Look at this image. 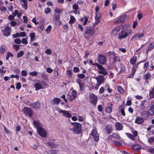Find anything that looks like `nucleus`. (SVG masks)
Returning a JSON list of instances; mask_svg holds the SVG:
<instances>
[{
  "label": "nucleus",
  "instance_id": "nucleus-1",
  "mask_svg": "<svg viewBox=\"0 0 154 154\" xmlns=\"http://www.w3.org/2000/svg\"><path fill=\"white\" fill-rule=\"evenodd\" d=\"M122 29L119 34L118 38L120 40L125 39L130 34L133 33L132 30L129 25L124 24L122 26Z\"/></svg>",
  "mask_w": 154,
  "mask_h": 154
},
{
  "label": "nucleus",
  "instance_id": "nucleus-2",
  "mask_svg": "<svg viewBox=\"0 0 154 154\" xmlns=\"http://www.w3.org/2000/svg\"><path fill=\"white\" fill-rule=\"evenodd\" d=\"M72 124L73 125V127L71 129V131H73L75 133H80L82 130L81 125L77 122L72 123Z\"/></svg>",
  "mask_w": 154,
  "mask_h": 154
},
{
  "label": "nucleus",
  "instance_id": "nucleus-3",
  "mask_svg": "<svg viewBox=\"0 0 154 154\" xmlns=\"http://www.w3.org/2000/svg\"><path fill=\"white\" fill-rule=\"evenodd\" d=\"M94 32L95 30L94 28L89 26L87 27L84 35L86 38H89L94 34Z\"/></svg>",
  "mask_w": 154,
  "mask_h": 154
},
{
  "label": "nucleus",
  "instance_id": "nucleus-4",
  "mask_svg": "<svg viewBox=\"0 0 154 154\" xmlns=\"http://www.w3.org/2000/svg\"><path fill=\"white\" fill-rule=\"evenodd\" d=\"M95 79L97 80V85L95 87V88L97 89L99 86L102 83L104 82V78L103 75H99L98 76L96 77Z\"/></svg>",
  "mask_w": 154,
  "mask_h": 154
},
{
  "label": "nucleus",
  "instance_id": "nucleus-5",
  "mask_svg": "<svg viewBox=\"0 0 154 154\" xmlns=\"http://www.w3.org/2000/svg\"><path fill=\"white\" fill-rule=\"evenodd\" d=\"M37 132L38 134L42 137L46 138L47 136L48 133L43 127L38 129Z\"/></svg>",
  "mask_w": 154,
  "mask_h": 154
},
{
  "label": "nucleus",
  "instance_id": "nucleus-6",
  "mask_svg": "<svg viewBox=\"0 0 154 154\" xmlns=\"http://www.w3.org/2000/svg\"><path fill=\"white\" fill-rule=\"evenodd\" d=\"M57 110L59 113H62L63 116L66 117L70 118L72 116L71 114L67 111L62 110L60 109H57Z\"/></svg>",
  "mask_w": 154,
  "mask_h": 154
},
{
  "label": "nucleus",
  "instance_id": "nucleus-7",
  "mask_svg": "<svg viewBox=\"0 0 154 154\" xmlns=\"http://www.w3.org/2000/svg\"><path fill=\"white\" fill-rule=\"evenodd\" d=\"M11 31V28L7 26L4 28V29L2 30V32L4 36H8L10 35Z\"/></svg>",
  "mask_w": 154,
  "mask_h": 154
},
{
  "label": "nucleus",
  "instance_id": "nucleus-8",
  "mask_svg": "<svg viewBox=\"0 0 154 154\" xmlns=\"http://www.w3.org/2000/svg\"><path fill=\"white\" fill-rule=\"evenodd\" d=\"M90 100L91 102L93 104L95 105L97 102V97L93 94H91L90 96Z\"/></svg>",
  "mask_w": 154,
  "mask_h": 154
},
{
  "label": "nucleus",
  "instance_id": "nucleus-9",
  "mask_svg": "<svg viewBox=\"0 0 154 154\" xmlns=\"http://www.w3.org/2000/svg\"><path fill=\"white\" fill-rule=\"evenodd\" d=\"M121 27L120 26H117L114 27L112 30L111 32L112 35H117L119 31H120Z\"/></svg>",
  "mask_w": 154,
  "mask_h": 154
},
{
  "label": "nucleus",
  "instance_id": "nucleus-10",
  "mask_svg": "<svg viewBox=\"0 0 154 154\" xmlns=\"http://www.w3.org/2000/svg\"><path fill=\"white\" fill-rule=\"evenodd\" d=\"M23 111L24 113L26 116L31 117L33 113L31 109L26 107L24 109Z\"/></svg>",
  "mask_w": 154,
  "mask_h": 154
},
{
  "label": "nucleus",
  "instance_id": "nucleus-11",
  "mask_svg": "<svg viewBox=\"0 0 154 154\" xmlns=\"http://www.w3.org/2000/svg\"><path fill=\"white\" fill-rule=\"evenodd\" d=\"M98 60L99 63L102 64H104L106 62L105 57L103 55H98Z\"/></svg>",
  "mask_w": 154,
  "mask_h": 154
},
{
  "label": "nucleus",
  "instance_id": "nucleus-12",
  "mask_svg": "<svg viewBox=\"0 0 154 154\" xmlns=\"http://www.w3.org/2000/svg\"><path fill=\"white\" fill-rule=\"evenodd\" d=\"M91 135L94 137V140L97 142L99 139V136L97 133V130L95 129H93L91 132Z\"/></svg>",
  "mask_w": 154,
  "mask_h": 154
},
{
  "label": "nucleus",
  "instance_id": "nucleus-13",
  "mask_svg": "<svg viewBox=\"0 0 154 154\" xmlns=\"http://www.w3.org/2000/svg\"><path fill=\"white\" fill-rule=\"evenodd\" d=\"M33 124L35 128L36 129L37 131L43 127L42 125L38 121H34Z\"/></svg>",
  "mask_w": 154,
  "mask_h": 154
},
{
  "label": "nucleus",
  "instance_id": "nucleus-14",
  "mask_svg": "<svg viewBox=\"0 0 154 154\" xmlns=\"http://www.w3.org/2000/svg\"><path fill=\"white\" fill-rule=\"evenodd\" d=\"M144 35V34L143 33H137L134 35L132 38V39L134 40H139L141 39Z\"/></svg>",
  "mask_w": 154,
  "mask_h": 154
},
{
  "label": "nucleus",
  "instance_id": "nucleus-15",
  "mask_svg": "<svg viewBox=\"0 0 154 154\" xmlns=\"http://www.w3.org/2000/svg\"><path fill=\"white\" fill-rule=\"evenodd\" d=\"M99 70L98 72L99 74H102L104 75H107V72L105 69L101 65L98 68Z\"/></svg>",
  "mask_w": 154,
  "mask_h": 154
},
{
  "label": "nucleus",
  "instance_id": "nucleus-16",
  "mask_svg": "<svg viewBox=\"0 0 154 154\" xmlns=\"http://www.w3.org/2000/svg\"><path fill=\"white\" fill-rule=\"evenodd\" d=\"M43 82L40 81H36L34 85V87L36 90H38L42 88V85Z\"/></svg>",
  "mask_w": 154,
  "mask_h": 154
},
{
  "label": "nucleus",
  "instance_id": "nucleus-17",
  "mask_svg": "<svg viewBox=\"0 0 154 154\" xmlns=\"http://www.w3.org/2000/svg\"><path fill=\"white\" fill-rule=\"evenodd\" d=\"M100 18L101 17L100 14H99L98 13L96 14V16L95 17V21L94 23L95 24H97L100 22Z\"/></svg>",
  "mask_w": 154,
  "mask_h": 154
},
{
  "label": "nucleus",
  "instance_id": "nucleus-18",
  "mask_svg": "<svg viewBox=\"0 0 154 154\" xmlns=\"http://www.w3.org/2000/svg\"><path fill=\"white\" fill-rule=\"evenodd\" d=\"M77 96V92L75 90H73L71 93V95L69 96V99L70 100H73Z\"/></svg>",
  "mask_w": 154,
  "mask_h": 154
},
{
  "label": "nucleus",
  "instance_id": "nucleus-19",
  "mask_svg": "<svg viewBox=\"0 0 154 154\" xmlns=\"http://www.w3.org/2000/svg\"><path fill=\"white\" fill-rule=\"evenodd\" d=\"M115 126L116 128L118 130L121 131L122 130L123 128L122 125L119 122H116L115 123Z\"/></svg>",
  "mask_w": 154,
  "mask_h": 154
},
{
  "label": "nucleus",
  "instance_id": "nucleus-20",
  "mask_svg": "<svg viewBox=\"0 0 154 154\" xmlns=\"http://www.w3.org/2000/svg\"><path fill=\"white\" fill-rule=\"evenodd\" d=\"M144 122L143 119L141 117H138L136 118L135 122L137 124H141Z\"/></svg>",
  "mask_w": 154,
  "mask_h": 154
},
{
  "label": "nucleus",
  "instance_id": "nucleus-21",
  "mask_svg": "<svg viewBox=\"0 0 154 154\" xmlns=\"http://www.w3.org/2000/svg\"><path fill=\"white\" fill-rule=\"evenodd\" d=\"M7 50V48L6 45H2L0 48V53L3 54Z\"/></svg>",
  "mask_w": 154,
  "mask_h": 154
},
{
  "label": "nucleus",
  "instance_id": "nucleus-22",
  "mask_svg": "<svg viewBox=\"0 0 154 154\" xmlns=\"http://www.w3.org/2000/svg\"><path fill=\"white\" fill-rule=\"evenodd\" d=\"M40 104L38 102L34 103L31 105V107L34 108L35 109H38L40 107Z\"/></svg>",
  "mask_w": 154,
  "mask_h": 154
},
{
  "label": "nucleus",
  "instance_id": "nucleus-23",
  "mask_svg": "<svg viewBox=\"0 0 154 154\" xmlns=\"http://www.w3.org/2000/svg\"><path fill=\"white\" fill-rule=\"evenodd\" d=\"M133 149L135 151H137L141 149L140 146L138 144H134L133 146Z\"/></svg>",
  "mask_w": 154,
  "mask_h": 154
},
{
  "label": "nucleus",
  "instance_id": "nucleus-24",
  "mask_svg": "<svg viewBox=\"0 0 154 154\" xmlns=\"http://www.w3.org/2000/svg\"><path fill=\"white\" fill-rule=\"evenodd\" d=\"M21 1L23 2L22 4V7L24 8L26 10L28 8V1L27 0H21Z\"/></svg>",
  "mask_w": 154,
  "mask_h": 154
},
{
  "label": "nucleus",
  "instance_id": "nucleus-25",
  "mask_svg": "<svg viewBox=\"0 0 154 154\" xmlns=\"http://www.w3.org/2000/svg\"><path fill=\"white\" fill-rule=\"evenodd\" d=\"M140 63H139L133 66L131 71V73L133 75L135 73L137 69L138 68V65Z\"/></svg>",
  "mask_w": 154,
  "mask_h": 154
},
{
  "label": "nucleus",
  "instance_id": "nucleus-26",
  "mask_svg": "<svg viewBox=\"0 0 154 154\" xmlns=\"http://www.w3.org/2000/svg\"><path fill=\"white\" fill-rule=\"evenodd\" d=\"M112 111V105L110 104V106L106 107L105 109V111L106 112L109 113H111Z\"/></svg>",
  "mask_w": 154,
  "mask_h": 154
},
{
  "label": "nucleus",
  "instance_id": "nucleus-27",
  "mask_svg": "<svg viewBox=\"0 0 154 154\" xmlns=\"http://www.w3.org/2000/svg\"><path fill=\"white\" fill-rule=\"evenodd\" d=\"M29 36L30 38L31 42H32L35 40V34L34 32L31 33L29 34Z\"/></svg>",
  "mask_w": 154,
  "mask_h": 154
},
{
  "label": "nucleus",
  "instance_id": "nucleus-28",
  "mask_svg": "<svg viewBox=\"0 0 154 154\" xmlns=\"http://www.w3.org/2000/svg\"><path fill=\"white\" fill-rule=\"evenodd\" d=\"M106 131L108 134L110 133L112 131V125H108L106 127Z\"/></svg>",
  "mask_w": 154,
  "mask_h": 154
},
{
  "label": "nucleus",
  "instance_id": "nucleus-29",
  "mask_svg": "<svg viewBox=\"0 0 154 154\" xmlns=\"http://www.w3.org/2000/svg\"><path fill=\"white\" fill-rule=\"evenodd\" d=\"M119 68L120 69L119 72H121L124 71L125 70V68L124 65L123 64L121 63L119 66Z\"/></svg>",
  "mask_w": 154,
  "mask_h": 154
},
{
  "label": "nucleus",
  "instance_id": "nucleus-30",
  "mask_svg": "<svg viewBox=\"0 0 154 154\" xmlns=\"http://www.w3.org/2000/svg\"><path fill=\"white\" fill-rule=\"evenodd\" d=\"M137 60V58L136 57H133L130 60V62L131 64H134L136 63Z\"/></svg>",
  "mask_w": 154,
  "mask_h": 154
},
{
  "label": "nucleus",
  "instance_id": "nucleus-31",
  "mask_svg": "<svg viewBox=\"0 0 154 154\" xmlns=\"http://www.w3.org/2000/svg\"><path fill=\"white\" fill-rule=\"evenodd\" d=\"M111 136H112L113 138H116L118 139H120L121 140H120V141L122 140V139L120 137L119 135L117 133H113Z\"/></svg>",
  "mask_w": 154,
  "mask_h": 154
},
{
  "label": "nucleus",
  "instance_id": "nucleus-32",
  "mask_svg": "<svg viewBox=\"0 0 154 154\" xmlns=\"http://www.w3.org/2000/svg\"><path fill=\"white\" fill-rule=\"evenodd\" d=\"M154 47V42H152L149 46L147 48L148 51H150L152 50Z\"/></svg>",
  "mask_w": 154,
  "mask_h": 154
},
{
  "label": "nucleus",
  "instance_id": "nucleus-33",
  "mask_svg": "<svg viewBox=\"0 0 154 154\" xmlns=\"http://www.w3.org/2000/svg\"><path fill=\"white\" fill-rule=\"evenodd\" d=\"M148 113L151 116L154 115V108L153 107H152L149 110Z\"/></svg>",
  "mask_w": 154,
  "mask_h": 154
},
{
  "label": "nucleus",
  "instance_id": "nucleus-34",
  "mask_svg": "<svg viewBox=\"0 0 154 154\" xmlns=\"http://www.w3.org/2000/svg\"><path fill=\"white\" fill-rule=\"evenodd\" d=\"M62 11V10L61 9L57 8L54 10V14H60Z\"/></svg>",
  "mask_w": 154,
  "mask_h": 154
},
{
  "label": "nucleus",
  "instance_id": "nucleus-35",
  "mask_svg": "<svg viewBox=\"0 0 154 154\" xmlns=\"http://www.w3.org/2000/svg\"><path fill=\"white\" fill-rule=\"evenodd\" d=\"M126 135L129 138L134 140H135V138L132 134L130 133H126Z\"/></svg>",
  "mask_w": 154,
  "mask_h": 154
},
{
  "label": "nucleus",
  "instance_id": "nucleus-36",
  "mask_svg": "<svg viewBox=\"0 0 154 154\" xmlns=\"http://www.w3.org/2000/svg\"><path fill=\"white\" fill-rule=\"evenodd\" d=\"M149 96L150 99H152L154 97V90L153 88L150 92Z\"/></svg>",
  "mask_w": 154,
  "mask_h": 154
},
{
  "label": "nucleus",
  "instance_id": "nucleus-37",
  "mask_svg": "<svg viewBox=\"0 0 154 154\" xmlns=\"http://www.w3.org/2000/svg\"><path fill=\"white\" fill-rule=\"evenodd\" d=\"M75 18L72 15H71L70 17V19L69 21V23H73L75 21Z\"/></svg>",
  "mask_w": 154,
  "mask_h": 154
},
{
  "label": "nucleus",
  "instance_id": "nucleus-38",
  "mask_svg": "<svg viewBox=\"0 0 154 154\" xmlns=\"http://www.w3.org/2000/svg\"><path fill=\"white\" fill-rule=\"evenodd\" d=\"M77 76L78 78L80 79H83L85 77V75L82 73L78 74L77 75Z\"/></svg>",
  "mask_w": 154,
  "mask_h": 154
},
{
  "label": "nucleus",
  "instance_id": "nucleus-39",
  "mask_svg": "<svg viewBox=\"0 0 154 154\" xmlns=\"http://www.w3.org/2000/svg\"><path fill=\"white\" fill-rule=\"evenodd\" d=\"M77 82L79 84L80 88V90L81 91H83V90L84 85L82 83H80L79 82V80L77 81Z\"/></svg>",
  "mask_w": 154,
  "mask_h": 154
},
{
  "label": "nucleus",
  "instance_id": "nucleus-40",
  "mask_svg": "<svg viewBox=\"0 0 154 154\" xmlns=\"http://www.w3.org/2000/svg\"><path fill=\"white\" fill-rule=\"evenodd\" d=\"M51 25H49L46 29V32L47 33H49L51 30Z\"/></svg>",
  "mask_w": 154,
  "mask_h": 154
},
{
  "label": "nucleus",
  "instance_id": "nucleus-41",
  "mask_svg": "<svg viewBox=\"0 0 154 154\" xmlns=\"http://www.w3.org/2000/svg\"><path fill=\"white\" fill-rule=\"evenodd\" d=\"M149 66V63L148 62H146L144 64L143 68L146 71Z\"/></svg>",
  "mask_w": 154,
  "mask_h": 154
},
{
  "label": "nucleus",
  "instance_id": "nucleus-42",
  "mask_svg": "<svg viewBox=\"0 0 154 154\" xmlns=\"http://www.w3.org/2000/svg\"><path fill=\"white\" fill-rule=\"evenodd\" d=\"M60 14H54V15L53 16V19L54 21L57 20L59 19L60 18Z\"/></svg>",
  "mask_w": 154,
  "mask_h": 154
},
{
  "label": "nucleus",
  "instance_id": "nucleus-43",
  "mask_svg": "<svg viewBox=\"0 0 154 154\" xmlns=\"http://www.w3.org/2000/svg\"><path fill=\"white\" fill-rule=\"evenodd\" d=\"M13 56V54L12 53L9 52H8L7 55L6 57V59L7 60H8L10 57H12Z\"/></svg>",
  "mask_w": 154,
  "mask_h": 154
},
{
  "label": "nucleus",
  "instance_id": "nucleus-44",
  "mask_svg": "<svg viewBox=\"0 0 154 154\" xmlns=\"http://www.w3.org/2000/svg\"><path fill=\"white\" fill-rule=\"evenodd\" d=\"M118 89L119 91L121 94H123L124 92V89L120 86L118 87Z\"/></svg>",
  "mask_w": 154,
  "mask_h": 154
},
{
  "label": "nucleus",
  "instance_id": "nucleus-45",
  "mask_svg": "<svg viewBox=\"0 0 154 154\" xmlns=\"http://www.w3.org/2000/svg\"><path fill=\"white\" fill-rule=\"evenodd\" d=\"M51 9L49 7H47L45 9V12L46 14L50 13L51 12Z\"/></svg>",
  "mask_w": 154,
  "mask_h": 154
},
{
  "label": "nucleus",
  "instance_id": "nucleus-46",
  "mask_svg": "<svg viewBox=\"0 0 154 154\" xmlns=\"http://www.w3.org/2000/svg\"><path fill=\"white\" fill-rule=\"evenodd\" d=\"M151 76V75L147 73L145 75L144 77L145 79H149L150 78Z\"/></svg>",
  "mask_w": 154,
  "mask_h": 154
},
{
  "label": "nucleus",
  "instance_id": "nucleus-47",
  "mask_svg": "<svg viewBox=\"0 0 154 154\" xmlns=\"http://www.w3.org/2000/svg\"><path fill=\"white\" fill-rule=\"evenodd\" d=\"M53 101L55 103L58 104L60 102V100L59 98H55L54 99Z\"/></svg>",
  "mask_w": 154,
  "mask_h": 154
},
{
  "label": "nucleus",
  "instance_id": "nucleus-48",
  "mask_svg": "<svg viewBox=\"0 0 154 154\" xmlns=\"http://www.w3.org/2000/svg\"><path fill=\"white\" fill-rule=\"evenodd\" d=\"M24 54V52L23 51H20L17 54V57H21Z\"/></svg>",
  "mask_w": 154,
  "mask_h": 154
},
{
  "label": "nucleus",
  "instance_id": "nucleus-49",
  "mask_svg": "<svg viewBox=\"0 0 154 154\" xmlns=\"http://www.w3.org/2000/svg\"><path fill=\"white\" fill-rule=\"evenodd\" d=\"M114 143L117 146H120L122 145V143L120 141H115Z\"/></svg>",
  "mask_w": 154,
  "mask_h": 154
},
{
  "label": "nucleus",
  "instance_id": "nucleus-50",
  "mask_svg": "<svg viewBox=\"0 0 154 154\" xmlns=\"http://www.w3.org/2000/svg\"><path fill=\"white\" fill-rule=\"evenodd\" d=\"M78 121L79 122H82L84 120L85 118L81 116H77Z\"/></svg>",
  "mask_w": 154,
  "mask_h": 154
},
{
  "label": "nucleus",
  "instance_id": "nucleus-51",
  "mask_svg": "<svg viewBox=\"0 0 154 154\" xmlns=\"http://www.w3.org/2000/svg\"><path fill=\"white\" fill-rule=\"evenodd\" d=\"M45 53L48 54H51L52 53V51L50 49H48L45 50Z\"/></svg>",
  "mask_w": 154,
  "mask_h": 154
},
{
  "label": "nucleus",
  "instance_id": "nucleus-52",
  "mask_svg": "<svg viewBox=\"0 0 154 154\" xmlns=\"http://www.w3.org/2000/svg\"><path fill=\"white\" fill-rule=\"evenodd\" d=\"M30 75L32 76H35L37 75L38 73L36 71L31 72L29 73Z\"/></svg>",
  "mask_w": 154,
  "mask_h": 154
},
{
  "label": "nucleus",
  "instance_id": "nucleus-53",
  "mask_svg": "<svg viewBox=\"0 0 154 154\" xmlns=\"http://www.w3.org/2000/svg\"><path fill=\"white\" fill-rule=\"evenodd\" d=\"M21 41L23 44H27L28 43V42L26 38H23L22 39Z\"/></svg>",
  "mask_w": 154,
  "mask_h": 154
},
{
  "label": "nucleus",
  "instance_id": "nucleus-54",
  "mask_svg": "<svg viewBox=\"0 0 154 154\" xmlns=\"http://www.w3.org/2000/svg\"><path fill=\"white\" fill-rule=\"evenodd\" d=\"M27 74V72L25 70H23L21 71V75L22 76H26Z\"/></svg>",
  "mask_w": 154,
  "mask_h": 154
},
{
  "label": "nucleus",
  "instance_id": "nucleus-55",
  "mask_svg": "<svg viewBox=\"0 0 154 154\" xmlns=\"http://www.w3.org/2000/svg\"><path fill=\"white\" fill-rule=\"evenodd\" d=\"M73 71L74 72H78L79 71V69L78 67H75L73 68Z\"/></svg>",
  "mask_w": 154,
  "mask_h": 154
},
{
  "label": "nucleus",
  "instance_id": "nucleus-56",
  "mask_svg": "<svg viewBox=\"0 0 154 154\" xmlns=\"http://www.w3.org/2000/svg\"><path fill=\"white\" fill-rule=\"evenodd\" d=\"M137 17L139 20H140L143 17V14L140 13H139L137 14Z\"/></svg>",
  "mask_w": 154,
  "mask_h": 154
},
{
  "label": "nucleus",
  "instance_id": "nucleus-57",
  "mask_svg": "<svg viewBox=\"0 0 154 154\" xmlns=\"http://www.w3.org/2000/svg\"><path fill=\"white\" fill-rule=\"evenodd\" d=\"M14 42L17 44H20L21 42V41L20 38H16L14 40Z\"/></svg>",
  "mask_w": 154,
  "mask_h": 154
},
{
  "label": "nucleus",
  "instance_id": "nucleus-58",
  "mask_svg": "<svg viewBox=\"0 0 154 154\" xmlns=\"http://www.w3.org/2000/svg\"><path fill=\"white\" fill-rule=\"evenodd\" d=\"M20 37H24L26 35V34L25 32H21L19 33Z\"/></svg>",
  "mask_w": 154,
  "mask_h": 154
},
{
  "label": "nucleus",
  "instance_id": "nucleus-59",
  "mask_svg": "<svg viewBox=\"0 0 154 154\" xmlns=\"http://www.w3.org/2000/svg\"><path fill=\"white\" fill-rule=\"evenodd\" d=\"M72 8L74 10H77L79 8L78 5L77 4H75L73 5Z\"/></svg>",
  "mask_w": 154,
  "mask_h": 154
},
{
  "label": "nucleus",
  "instance_id": "nucleus-60",
  "mask_svg": "<svg viewBox=\"0 0 154 154\" xmlns=\"http://www.w3.org/2000/svg\"><path fill=\"white\" fill-rule=\"evenodd\" d=\"M31 21L35 25H37L39 23L38 22H36V18L34 17L31 20Z\"/></svg>",
  "mask_w": 154,
  "mask_h": 154
},
{
  "label": "nucleus",
  "instance_id": "nucleus-61",
  "mask_svg": "<svg viewBox=\"0 0 154 154\" xmlns=\"http://www.w3.org/2000/svg\"><path fill=\"white\" fill-rule=\"evenodd\" d=\"M12 36L14 38L20 37L19 33H17L15 34H13Z\"/></svg>",
  "mask_w": 154,
  "mask_h": 154
},
{
  "label": "nucleus",
  "instance_id": "nucleus-62",
  "mask_svg": "<svg viewBox=\"0 0 154 154\" xmlns=\"http://www.w3.org/2000/svg\"><path fill=\"white\" fill-rule=\"evenodd\" d=\"M49 144L50 146H51L52 147H55L57 146V144H54L52 142H50L49 143Z\"/></svg>",
  "mask_w": 154,
  "mask_h": 154
},
{
  "label": "nucleus",
  "instance_id": "nucleus-63",
  "mask_svg": "<svg viewBox=\"0 0 154 154\" xmlns=\"http://www.w3.org/2000/svg\"><path fill=\"white\" fill-rule=\"evenodd\" d=\"M154 141V136L150 137L148 139V142L149 143H152Z\"/></svg>",
  "mask_w": 154,
  "mask_h": 154
},
{
  "label": "nucleus",
  "instance_id": "nucleus-64",
  "mask_svg": "<svg viewBox=\"0 0 154 154\" xmlns=\"http://www.w3.org/2000/svg\"><path fill=\"white\" fill-rule=\"evenodd\" d=\"M148 151L151 153H154V148H149Z\"/></svg>",
  "mask_w": 154,
  "mask_h": 154
}]
</instances>
